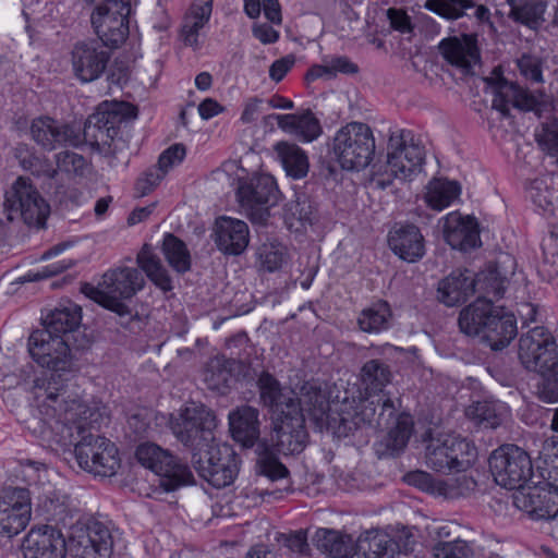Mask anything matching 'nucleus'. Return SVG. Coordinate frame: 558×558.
Wrapping results in <instances>:
<instances>
[{
  "instance_id": "2",
  "label": "nucleus",
  "mask_w": 558,
  "mask_h": 558,
  "mask_svg": "<svg viewBox=\"0 0 558 558\" xmlns=\"http://www.w3.org/2000/svg\"><path fill=\"white\" fill-rule=\"evenodd\" d=\"M291 397L281 391V451L295 453L303 450L307 433L305 416L307 415L319 429H332L336 412L330 413L329 398L318 380H291Z\"/></svg>"
},
{
  "instance_id": "55",
  "label": "nucleus",
  "mask_w": 558,
  "mask_h": 558,
  "mask_svg": "<svg viewBox=\"0 0 558 558\" xmlns=\"http://www.w3.org/2000/svg\"><path fill=\"white\" fill-rule=\"evenodd\" d=\"M20 165L25 171H29L37 178L54 179L57 169L46 157H39L32 153L20 156Z\"/></svg>"
},
{
  "instance_id": "25",
  "label": "nucleus",
  "mask_w": 558,
  "mask_h": 558,
  "mask_svg": "<svg viewBox=\"0 0 558 558\" xmlns=\"http://www.w3.org/2000/svg\"><path fill=\"white\" fill-rule=\"evenodd\" d=\"M250 242V230L245 221L221 216L215 222V243L226 255H240Z\"/></svg>"
},
{
  "instance_id": "20",
  "label": "nucleus",
  "mask_w": 558,
  "mask_h": 558,
  "mask_svg": "<svg viewBox=\"0 0 558 558\" xmlns=\"http://www.w3.org/2000/svg\"><path fill=\"white\" fill-rule=\"evenodd\" d=\"M97 39L83 40L74 45L71 51V64L74 76L82 83L98 80L106 71L111 52Z\"/></svg>"
},
{
  "instance_id": "37",
  "label": "nucleus",
  "mask_w": 558,
  "mask_h": 558,
  "mask_svg": "<svg viewBox=\"0 0 558 558\" xmlns=\"http://www.w3.org/2000/svg\"><path fill=\"white\" fill-rule=\"evenodd\" d=\"M509 408L497 400L475 401L466 410V416L485 428H497L509 416Z\"/></svg>"
},
{
  "instance_id": "51",
  "label": "nucleus",
  "mask_w": 558,
  "mask_h": 558,
  "mask_svg": "<svg viewBox=\"0 0 558 558\" xmlns=\"http://www.w3.org/2000/svg\"><path fill=\"white\" fill-rule=\"evenodd\" d=\"M476 7L475 0H426L424 8L447 20L457 21L468 15Z\"/></svg>"
},
{
  "instance_id": "29",
  "label": "nucleus",
  "mask_w": 558,
  "mask_h": 558,
  "mask_svg": "<svg viewBox=\"0 0 558 558\" xmlns=\"http://www.w3.org/2000/svg\"><path fill=\"white\" fill-rule=\"evenodd\" d=\"M388 243L402 260L415 263L425 254L424 238L414 225H405L389 233Z\"/></svg>"
},
{
  "instance_id": "1",
  "label": "nucleus",
  "mask_w": 558,
  "mask_h": 558,
  "mask_svg": "<svg viewBox=\"0 0 558 558\" xmlns=\"http://www.w3.org/2000/svg\"><path fill=\"white\" fill-rule=\"evenodd\" d=\"M32 393L38 415L27 422L31 435L43 446L74 447L75 459L84 471L108 477L120 466L117 446L94 435L102 412L77 395L68 393L60 375L43 373L34 379Z\"/></svg>"
},
{
  "instance_id": "6",
  "label": "nucleus",
  "mask_w": 558,
  "mask_h": 558,
  "mask_svg": "<svg viewBox=\"0 0 558 558\" xmlns=\"http://www.w3.org/2000/svg\"><path fill=\"white\" fill-rule=\"evenodd\" d=\"M375 149L373 130L363 122L347 123L332 137L331 153L343 170L365 169L372 162Z\"/></svg>"
},
{
  "instance_id": "18",
  "label": "nucleus",
  "mask_w": 558,
  "mask_h": 558,
  "mask_svg": "<svg viewBox=\"0 0 558 558\" xmlns=\"http://www.w3.org/2000/svg\"><path fill=\"white\" fill-rule=\"evenodd\" d=\"M485 82L493 88V108L504 116L509 113L510 105L522 110L535 111L539 114L542 107L547 104L544 94L535 96L518 83L510 82L502 76H490Z\"/></svg>"
},
{
  "instance_id": "61",
  "label": "nucleus",
  "mask_w": 558,
  "mask_h": 558,
  "mask_svg": "<svg viewBox=\"0 0 558 558\" xmlns=\"http://www.w3.org/2000/svg\"><path fill=\"white\" fill-rule=\"evenodd\" d=\"M520 74L531 83L543 82V62L541 58L532 54H523L517 60Z\"/></svg>"
},
{
  "instance_id": "32",
  "label": "nucleus",
  "mask_w": 558,
  "mask_h": 558,
  "mask_svg": "<svg viewBox=\"0 0 558 558\" xmlns=\"http://www.w3.org/2000/svg\"><path fill=\"white\" fill-rule=\"evenodd\" d=\"M141 271L133 267H119L108 270L102 276L101 287L113 296L131 299L144 287Z\"/></svg>"
},
{
  "instance_id": "52",
  "label": "nucleus",
  "mask_w": 558,
  "mask_h": 558,
  "mask_svg": "<svg viewBox=\"0 0 558 558\" xmlns=\"http://www.w3.org/2000/svg\"><path fill=\"white\" fill-rule=\"evenodd\" d=\"M260 401L272 412V430L279 434V415L275 416L279 409V381L271 374L264 371L258 377Z\"/></svg>"
},
{
  "instance_id": "36",
  "label": "nucleus",
  "mask_w": 558,
  "mask_h": 558,
  "mask_svg": "<svg viewBox=\"0 0 558 558\" xmlns=\"http://www.w3.org/2000/svg\"><path fill=\"white\" fill-rule=\"evenodd\" d=\"M44 519L53 522V527H68L74 524V510L70 506V498L66 495L53 492L45 496L38 504L37 509Z\"/></svg>"
},
{
  "instance_id": "17",
  "label": "nucleus",
  "mask_w": 558,
  "mask_h": 558,
  "mask_svg": "<svg viewBox=\"0 0 558 558\" xmlns=\"http://www.w3.org/2000/svg\"><path fill=\"white\" fill-rule=\"evenodd\" d=\"M215 416L205 410L185 409L172 424V432L185 447L194 452H204L214 445Z\"/></svg>"
},
{
  "instance_id": "12",
  "label": "nucleus",
  "mask_w": 558,
  "mask_h": 558,
  "mask_svg": "<svg viewBox=\"0 0 558 558\" xmlns=\"http://www.w3.org/2000/svg\"><path fill=\"white\" fill-rule=\"evenodd\" d=\"M488 462L495 482L507 489H524L533 474L530 456L515 445L497 448L492 452Z\"/></svg>"
},
{
  "instance_id": "33",
  "label": "nucleus",
  "mask_w": 558,
  "mask_h": 558,
  "mask_svg": "<svg viewBox=\"0 0 558 558\" xmlns=\"http://www.w3.org/2000/svg\"><path fill=\"white\" fill-rule=\"evenodd\" d=\"M518 333L517 320L512 313L497 306L488 323L484 341L492 350L499 351L510 344Z\"/></svg>"
},
{
  "instance_id": "60",
  "label": "nucleus",
  "mask_w": 558,
  "mask_h": 558,
  "mask_svg": "<svg viewBox=\"0 0 558 558\" xmlns=\"http://www.w3.org/2000/svg\"><path fill=\"white\" fill-rule=\"evenodd\" d=\"M271 108H279V96L275 94L269 99L251 98L243 109L241 121L243 123H251L257 119L259 113H266Z\"/></svg>"
},
{
  "instance_id": "5",
  "label": "nucleus",
  "mask_w": 558,
  "mask_h": 558,
  "mask_svg": "<svg viewBox=\"0 0 558 558\" xmlns=\"http://www.w3.org/2000/svg\"><path fill=\"white\" fill-rule=\"evenodd\" d=\"M425 148L408 131L391 133L387 145V160L377 173V183L389 186L395 179L411 181L423 169Z\"/></svg>"
},
{
  "instance_id": "23",
  "label": "nucleus",
  "mask_w": 558,
  "mask_h": 558,
  "mask_svg": "<svg viewBox=\"0 0 558 558\" xmlns=\"http://www.w3.org/2000/svg\"><path fill=\"white\" fill-rule=\"evenodd\" d=\"M22 553L24 558H64L65 537L53 525L34 526L22 543Z\"/></svg>"
},
{
  "instance_id": "42",
  "label": "nucleus",
  "mask_w": 558,
  "mask_h": 558,
  "mask_svg": "<svg viewBox=\"0 0 558 558\" xmlns=\"http://www.w3.org/2000/svg\"><path fill=\"white\" fill-rule=\"evenodd\" d=\"M234 360L225 357L211 359L204 373V380L208 389L218 391L221 395L227 393L234 380Z\"/></svg>"
},
{
  "instance_id": "21",
  "label": "nucleus",
  "mask_w": 558,
  "mask_h": 558,
  "mask_svg": "<svg viewBox=\"0 0 558 558\" xmlns=\"http://www.w3.org/2000/svg\"><path fill=\"white\" fill-rule=\"evenodd\" d=\"M28 352L39 366L59 372L70 365L68 339L51 336L48 331L34 330L28 338Z\"/></svg>"
},
{
  "instance_id": "63",
  "label": "nucleus",
  "mask_w": 558,
  "mask_h": 558,
  "mask_svg": "<svg viewBox=\"0 0 558 558\" xmlns=\"http://www.w3.org/2000/svg\"><path fill=\"white\" fill-rule=\"evenodd\" d=\"M186 156V149L183 144L177 143L165 149L155 165L156 168H159L167 174L170 169L175 166H179Z\"/></svg>"
},
{
  "instance_id": "45",
  "label": "nucleus",
  "mask_w": 558,
  "mask_h": 558,
  "mask_svg": "<svg viewBox=\"0 0 558 558\" xmlns=\"http://www.w3.org/2000/svg\"><path fill=\"white\" fill-rule=\"evenodd\" d=\"M510 8L508 16L517 23L535 27L544 22L547 3L544 0H506Z\"/></svg>"
},
{
  "instance_id": "40",
  "label": "nucleus",
  "mask_w": 558,
  "mask_h": 558,
  "mask_svg": "<svg viewBox=\"0 0 558 558\" xmlns=\"http://www.w3.org/2000/svg\"><path fill=\"white\" fill-rule=\"evenodd\" d=\"M81 320V307L76 305L54 308L43 319L44 329L41 330L66 339L80 326Z\"/></svg>"
},
{
  "instance_id": "39",
  "label": "nucleus",
  "mask_w": 558,
  "mask_h": 558,
  "mask_svg": "<svg viewBox=\"0 0 558 558\" xmlns=\"http://www.w3.org/2000/svg\"><path fill=\"white\" fill-rule=\"evenodd\" d=\"M313 542L318 550L333 558H349L355 553L352 537L335 530H317Z\"/></svg>"
},
{
  "instance_id": "19",
  "label": "nucleus",
  "mask_w": 558,
  "mask_h": 558,
  "mask_svg": "<svg viewBox=\"0 0 558 558\" xmlns=\"http://www.w3.org/2000/svg\"><path fill=\"white\" fill-rule=\"evenodd\" d=\"M31 135L37 145L48 151L81 147V128L50 117L34 119L31 124Z\"/></svg>"
},
{
  "instance_id": "49",
  "label": "nucleus",
  "mask_w": 558,
  "mask_h": 558,
  "mask_svg": "<svg viewBox=\"0 0 558 558\" xmlns=\"http://www.w3.org/2000/svg\"><path fill=\"white\" fill-rule=\"evenodd\" d=\"M281 166L288 177L299 180L308 172V157L298 145L281 142Z\"/></svg>"
},
{
  "instance_id": "31",
  "label": "nucleus",
  "mask_w": 558,
  "mask_h": 558,
  "mask_svg": "<svg viewBox=\"0 0 558 558\" xmlns=\"http://www.w3.org/2000/svg\"><path fill=\"white\" fill-rule=\"evenodd\" d=\"M476 291L475 278L470 270L453 271L438 284V300L447 306L464 302Z\"/></svg>"
},
{
  "instance_id": "35",
  "label": "nucleus",
  "mask_w": 558,
  "mask_h": 558,
  "mask_svg": "<svg viewBox=\"0 0 558 558\" xmlns=\"http://www.w3.org/2000/svg\"><path fill=\"white\" fill-rule=\"evenodd\" d=\"M281 131L305 143L313 142L323 132L319 120L310 109L302 113L281 114Z\"/></svg>"
},
{
  "instance_id": "47",
  "label": "nucleus",
  "mask_w": 558,
  "mask_h": 558,
  "mask_svg": "<svg viewBox=\"0 0 558 558\" xmlns=\"http://www.w3.org/2000/svg\"><path fill=\"white\" fill-rule=\"evenodd\" d=\"M392 377L389 366L380 360L367 361L361 369V380L366 393L379 395Z\"/></svg>"
},
{
  "instance_id": "59",
  "label": "nucleus",
  "mask_w": 558,
  "mask_h": 558,
  "mask_svg": "<svg viewBox=\"0 0 558 558\" xmlns=\"http://www.w3.org/2000/svg\"><path fill=\"white\" fill-rule=\"evenodd\" d=\"M549 368L548 372L539 373L542 379L537 384V396L544 402L554 403L558 402V363Z\"/></svg>"
},
{
  "instance_id": "57",
  "label": "nucleus",
  "mask_w": 558,
  "mask_h": 558,
  "mask_svg": "<svg viewBox=\"0 0 558 558\" xmlns=\"http://www.w3.org/2000/svg\"><path fill=\"white\" fill-rule=\"evenodd\" d=\"M56 165L57 173L61 171L66 174L82 177L87 167V161L77 153L63 150L56 155Z\"/></svg>"
},
{
  "instance_id": "43",
  "label": "nucleus",
  "mask_w": 558,
  "mask_h": 558,
  "mask_svg": "<svg viewBox=\"0 0 558 558\" xmlns=\"http://www.w3.org/2000/svg\"><path fill=\"white\" fill-rule=\"evenodd\" d=\"M137 263L148 279L163 292L173 289L172 280L162 266L160 258L154 253L150 245L145 244L137 255Z\"/></svg>"
},
{
  "instance_id": "13",
  "label": "nucleus",
  "mask_w": 558,
  "mask_h": 558,
  "mask_svg": "<svg viewBox=\"0 0 558 558\" xmlns=\"http://www.w3.org/2000/svg\"><path fill=\"white\" fill-rule=\"evenodd\" d=\"M130 0H104L93 11L92 26L98 41L110 49L119 48L130 33Z\"/></svg>"
},
{
  "instance_id": "53",
  "label": "nucleus",
  "mask_w": 558,
  "mask_h": 558,
  "mask_svg": "<svg viewBox=\"0 0 558 558\" xmlns=\"http://www.w3.org/2000/svg\"><path fill=\"white\" fill-rule=\"evenodd\" d=\"M257 465L259 473L271 481L279 480V444L267 446L266 442L258 444Z\"/></svg>"
},
{
  "instance_id": "27",
  "label": "nucleus",
  "mask_w": 558,
  "mask_h": 558,
  "mask_svg": "<svg viewBox=\"0 0 558 558\" xmlns=\"http://www.w3.org/2000/svg\"><path fill=\"white\" fill-rule=\"evenodd\" d=\"M557 496L549 490L537 487H525L513 495L517 508L529 513L536 520L554 519L558 514Z\"/></svg>"
},
{
  "instance_id": "38",
  "label": "nucleus",
  "mask_w": 558,
  "mask_h": 558,
  "mask_svg": "<svg viewBox=\"0 0 558 558\" xmlns=\"http://www.w3.org/2000/svg\"><path fill=\"white\" fill-rule=\"evenodd\" d=\"M357 547L364 558H398L399 546L389 534L373 530L360 536Z\"/></svg>"
},
{
  "instance_id": "46",
  "label": "nucleus",
  "mask_w": 558,
  "mask_h": 558,
  "mask_svg": "<svg viewBox=\"0 0 558 558\" xmlns=\"http://www.w3.org/2000/svg\"><path fill=\"white\" fill-rule=\"evenodd\" d=\"M392 313L386 301H377L364 308L357 318L359 327L368 333H378L390 327Z\"/></svg>"
},
{
  "instance_id": "58",
  "label": "nucleus",
  "mask_w": 558,
  "mask_h": 558,
  "mask_svg": "<svg viewBox=\"0 0 558 558\" xmlns=\"http://www.w3.org/2000/svg\"><path fill=\"white\" fill-rule=\"evenodd\" d=\"M262 10L270 23L279 24L278 0H244V12L248 17H258Z\"/></svg>"
},
{
  "instance_id": "9",
  "label": "nucleus",
  "mask_w": 558,
  "mask_h": 558,
  "mask_svg": "<svg viewBox=\"0 0 558 558\" xmlns=\"http://www.w3.org/2000/svg\"><path fill=\"white\" fill-rule=\"evenodd\" d=\"M135 456L143 466L158 476L159 487L165 493L175 492L194 482L190 466L156 444H141L136 448Z\"/></svg>"
},
{
  "instance_id": "14",
  "label": "nucleus",
  "mask_w": 558,
  "mask_h": 558,
  "mask_svg": "<svg viewBox=\"0 0 558 558\" xmlns=\"http://www.w3.org/2000/svg\"><path fill=\"white\" fill-rule=\"evenodd\" d=\"M519 359L529 371L544 373L558 363L557 344L543 326H536L519 340Z\"/></svg>"
},
{
  "instance_id": "64",
  "label": "nucleus",
  "mask_w": 558,
  "mask_h": 558,
  "mask_svg": "<svg viewBox=\"0 0 558 558\" xmlns=\"http://www.w3.org/2000/svg\"><path fill=\"white\" fill-rule=\"evenodd\" d=\"M536 141L548 154L558 155V126L556 124H544L536 133Z\"/></svg>"
},
{
  "instance_id": "28",
  "label": "nucleus",
  "mask_w": 558,
  "mask_h": 558,
  "mask_svg": "<svg viewBox=\"0 0 558 558\" xmlns=\"http://www.w3.org/2000/svg\"><path fill=\"white\" fill-rule=\"evenodd\" d=\"M112 536L109 529L99 521L90 522L84 535L77 541L78 558H109L112 553Z\"/></svg>"
},
{
  "instance_id": "22",
  "label": "nucleus",
  "mask_w": 558,
  "mask_h": 558,
  "mask_svg": "<svg viewBox=\"0 0 558 558\" xmlns=\"http://www.w3.org/2000/svg\"><path fill=\"white\" fill-rule=\"evenodd\" d=\"M32 504L28 489L12 488L0 496V534L13 537L28 524Z\"/></svg>"
},
{
  "instance_id": "30",
  "label": "nucleus",
  "mask_w": 558,
  "mask_h": 558,
  "mask_svg": "<svg viewBox=\"0 0 558 558\" xmlns=\"http://www.w3.org/2000/svg\"><path fill=\"white\" fill-rule=\"evenodd\" d=\"M496 307L492 300L477 298L460 312L458 319L460 330L466 336H478L484 340Z\"/></svg>"
},
{
  "instance_id": "3",
  "label": "nucleus",
  "mask_w": 558,
  "mask_h": 558,
  "mask_svg": "<svg viewBox=\"0 0 558 558\" xmlns=\"http://www.w3.org/2000/svg\"><path fill=\"white\" fill-rule=\"evenodd\" d=\"M136 118L137 108L130 102H101L81 130V146L87 144L105 157L117 158L129 148L130 124Z\"/></svg>"
},
{
  "instance_id": "48",
  "label": "nucleus",
  "mask_w": 558,
  "mask_h": 558,
  "mask_svg": "<svg viewBox=\"0 0 558 558\" xmlns=\"http://www.w3.org/2000/svg\"><path fill=\"white\" fill-rule=\"evenodd\" d=\"M313 207L311 202L303 196L291 201L284 206L283 220L287 228L295 233L303 232L312 225Z\"/></svg>"
},
{
  "instance_id": "15",
  "label": "nucleus",
  "mask_w": 558,
  "mask_h": 558,
  "mask_svg": "<svg viewBox=\"0 0 558 558\" xmlns=\"http://www.w3.org/2000/svg\"><path fill=\"white\" fill-rule=\"evenodd\" d=\"M9 209L21 215L29 227L44 228L50 206L28 178L19 177L5 195Z\"/></svg>"
},
{
  "instance_id": "62",
  "label": "nucleus",
  "mask_w": 558,
  "mask_h": 558,
  "mask_svg": "<svg viewBox=\"0 0 558 558\" xmlns=\"http://www.w3.org/2000/svg\"><path fill=\"white\" fill-rule=\"evenodd\" d=\"M166 177L165 172L155 166L149 167L135 182V192L140 197L153 192Z\"/></svg>"
},
{
  "instance_id": "50",
  "label": "nucleus",
  "mask_w": 558,
  "mask_h": 558,
  "mask_svg": "<svg viewBox=\"0 0 558 558\" xmlns=\"http://www.w3.org/2000/svg\"><path fill=\"white\" fill-rule=\"evenodd\" d=\"M162 253L168 264L179 274L191 269V255L186 244L172 233H166L162 241Z\"/></svg>"
},
{
  "instance_id": "10",
  "label": "nucleus",
  "mask_w": 558,
  "mask_h": 558,
  "mask_svg": "<svg viewBox=\"0 0 558 558\" xmlns=\"http://www.w3.org/2000/svg\"><path fill=\"white\" fill-rule=\"evenodd\" d=\"M135 456L143 466L158 476L159 487L165 493L175 492L194 482L190 466L156 444H141L136 448Z\"/></svg>"
},
{
  "instance_id": "16",
  "label": "nucleus",
  "mask_w": 558,
  "mask_h": 558,
  "mask_svg": "<svg viewBox=\"0 0 558 558\" xmlns=\"http://www.w3.org/2000/svg\"><path fill=\"white\" fill-rule=\"evenodd\" d=\"M215 416L205 410L185 409L172 424V432L185 447L194 452H204L214 445Z\"/></svg>"
},
{
  "instance_id": "4",
  "label": "nucleus",
  "mask_w": 558,
  "mask_h": 558,
  "mask_svg": "<svg viewBox=\"0 0 558 558\" xmlns=\"http://www.w3.org/2000/svg\"><path fill=\"white\" fill-rule=\"evenodd\" d=\"M395 405L385 395H369L356 402H343L333 417L332 430L345 437L363 425L389 428L395 422Z\"/></svg>"
},
{
  "instance_id": "26",
  "label": "nucleus",
  "mask_w": 558,
  "mask_h": 558,
  "mask_svg": "<svg viewBox=\"0 0 558 558\" xmlns=\"http://www.w3.org/2000/svg\"><path fill=\"white\" fill-rule=\"evenodd\" d=\"M442 220L444 238L452 248L466 252L480 245V231L474 219L450 213Z\"/></svg>"
},
{
  "instance_id": "24",
  "label": "nucleus",
  "mask_w": 558,
  "mask_h": 558,
  "mask_svg": "<svg viewBox=\"0 0 558 558\" xmlns=\"http://www.w3.org/2000/svg\"><path fill=\"white\" fill-rule=\"evenodd\" d=\"M442 58L464 74H472L480 63V50L473 35L453 36L442 39L438 45Z\"/></svg>"
},
{
  "instance_id": "54",
  "label": "nucleus",
  "mask_w": 558,
  "mask_h": 558,
  "mask_svg": "<svg viewBox=\"0 0 558 558\" xmlns=\"http://www.w3.org/2000/svg\"><path fill=\"white\" fill-rule=\"evenodd\" d=\"M476 291L484 293L483 298H494L496 300L502 298L506 290V278L500 277L496 269H489L481 272L475 278Z\"/></svg>"
},
{
  "instance_id": "44",
  "label": "nucleus",
  "mask_w": 558,
  "mask_h": 558,
  "mask_svg": "<svg viewBox=\"0 0 558 558\" xmlns=\"http://www.w3.org/2000/svg\"><path fill=\"white\" fill-rule=\"evenodd\" d=\"M461 193V186L457 181L434 178L426 186L425 202L435 210L447 208Z\"/></svg>"
},
{
  "instance_id": "41",
  "label": "nucleus",
  "mask_w": 558,
  "mask_h": 558,
  "mask_svg": "<svg viewBox=\"0 0 558 558\" xmlns=\"http://www.w3.org/2000/svg\"><path fill=\"white\" fill-rule=\"evenodd\" d=\"M213 11L211 1L193 4L185 14L180 36L186 46L197 49L199 31L209 22Z\"/></svg>"
},
{
  "instance_id": "34",
  "label": "nucleus",
  "mask_w": 558,
  "mask_h": 558,
  "mask_svg": "<svg viewBox=\"0 0 558 558\" xmlns=\"http://www.w3.org/2000/svg\"><path fill=\"white\" fill-rule=\"evenodd\" d=\"M232 438L243 447L251 448L259 437L258 411L245 405L229 414Z\"/></svg>"
},
{
  "instance_id": "7",
  "label": "nucleus",
  "mask_w": 558,
  "mask_h": 558,
  "mask_svg": "<svg viewBox=\"0 0 558 558\" xmlns=\"http://www.w3.org/2000/svg\"><path fill=\"white\" fill-rule=\"evenodd\" d=\"M276 178L265 173L239 177L235 198L240 213L253 225L266 226L270 218V208L276 205Z\"/></svg>"
},
{
  "instance_id": "8",
  "label": "nucleus",
  "mask_w": 558,
  "mask_h": 558,
  "mask_svg": "<svg viewBox=\"0 0 558 558\" xmlns=\"http://www.w3.org/2000/svg\"><path fill=\"white\" fill-rule=\"evenodd\" d=\"M476 459V447L465 438L453 434L432 437L426 446V464L436 472L462 473L472 468Z\"/></svg>"
},
{
  "instance_id": "11",
  "label": "nucleus",
  "mask_w": 558,
  "mask_h": 558,
  "mask_svg": "<svg viewBox=\"0 0 558 558\" xmlns=\"http://www.w3.org/2000/svg\"><path fill=\"white\" fill-rule=\"evenodd\" d=\"M192 463L204 481L215 488H223L238 476L240 459L232 446L214 444L204 452H194Z\"/></svg>"
},
{
  "instance_id": "56",
  "label": "nucleus",
  "mask_w": 558,
  "mask_h": 558,
  "mask_svg": "<svg viewBox=\"0 0 558 558\" xmlns=\"http://www.w3.org/2000/svg\"><path fill=\"white\" fill-rule=\"evenodd\" d=\"M435 558H472L473 549L468 542L457 538L449 542H438L433 547Z\"/></svg>"
}]
</instances>
